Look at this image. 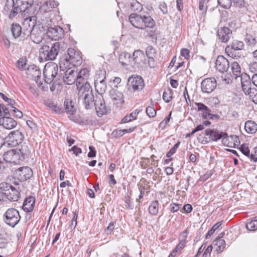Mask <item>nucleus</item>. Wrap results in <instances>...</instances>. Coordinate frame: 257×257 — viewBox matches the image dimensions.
I'll return each mask as SVG.
<instances>
[{"label": "nucleus", "mask_w": 257, "mask_h": 257, "mask_svg": "<svg viewBox=\"0 0 257 257\" xmlns=\"http://www.w3.org/2000/svg\"><path fill=\"white\" fill-rule=\"evenodd\" d=\"M28 0H7L4 7V11L9 13V17L12 19L18 14L21 12H24L30 6Z\"/></svg>", "instance_id": "obj_1"}, {"label": "nucleus", "mask_w": 257, "mask_h": 257, "mask_svg": "<svg viewBox=\"0 0 257 257\" xmlns=\"http://www.w3.org/2000/svg\"><path fill=\"white\" fill-rule=\"evenodd\" d=\"M78 99L81 101L87 109H91L94 105L95 101L93 90L89 84H86L83 86L78 85Z\"/></svg>", "instance_id": "obj_2"}, {"label": "nucleus", "mask_w": 257, "mask_h": 257, "mask_svg": "<svg viewBox=\"0 0 257 257\" xmlns=\"http://www.w3.org/2000/svg\"><path fill=\"white\" fill-rule=\"evenodd\" d=\"M128 19L132 25L138 29L152 28L155 26V21L149 15L133 13L130 15Z\"/></svg>", "instance_id": "obj_3"}, {"label": "nucleus", "mask_w": 257, "mask_h": 257, "mask_svg": "<svg viewBox=\"0 0 257 257\" xmlns=\"http://www.w3.org/2000/svg\"><path fill=\"white\" fill-rule=\"evenodd\" d=\"M61 44L59 42H56L50 45H43L39 50L40 58L45 61H53L56 59L59 51Z\"/></svg>", "instance_id": "obj_4"}, {"label": "nucleus", "mask_w": 257, "mask_h": 257, "mask_svg": "<svg viewBox=\"0 0 257 257\" xmlns=\"http://www.w3.org/2000/svg\"><path fill=\"white\" fill-rule=\"evenodd\" d=\"M43 74L45 81L48 84L59 80L62 77V73H58V66L55 63L47 64L44 67Z\"/></svg>", "instance_id": "obj_5"}, {"label": "nucleus", "mask_w": 257, "mask_h": 257, "mask_svg": "<svg viewBox=\"0 0 257 257\" xmlns=\"http://www.w3.org/2000/svg\"><path fill=\"white\" fill-rule=\"evenodd\" d=\"M145 85L144 79L140 76H132L127 80V91L131 93L138 94L143 90Z\"/></svg>", "instance_id": "obj_6"}, {"label": "nucleus", "mask_w": 257, "mask_h": 257, "mask_svg": "<svg viewBox=\"0 0 257 257\" xmlns=\"http://www.w3.org/2000/svg\"><path fill=\"white\" fill-rule=\"evenodd\" d=\"M131 66L134 68H146L148 66L144 53L141 50H135L133 53Z\"/></svg>", "instance_id": "obj_7"}, {"label": "nucleus", "mask_w": 257, "mask_h": 257, "mask_svg": "<svg viewBox=\"0 0 257 257\" xmlns=\"http://www.w3.org/2000/svg\"><path fill=\"white\" fill-rule=\"evenodd\" d=\"M21 218L19 211L14 208L8 209L3 216L4 222L12 227L19 222Z\"/></svg>", "instance_id": "obj_8"}, {"label": "nucleus", "mask_w": 257, "mask_h": 257, "mask_svg": "<svg viewBox=\"0 0 257 257\" xmlns=\"http://www.w3.org/2000/svg\"><path fill=\"white\" fill-rule=\"evenodd\" d=\"M1 189L4 195L11 201H17L20 197V192L11 185L3 183L0 184Z\"/></svg>", "instance_id": "obj_9"}, {"label": "nucleus", "mask_w": 257, "mask_h": 257, "mask_svg": "<svg viewBox=\"0 0 257 257\" xmlns=\"http://www.w3.org/2000/svg\"><path fill=\"white\" fill-rule=\"evenodd\" d=\"M47 32V27L41 23L38 22L29 36L31 40L36 44L40 43L45 34Z\"/></svg>", "instance_id": "obj_10"}, {"label": "nucleus", "mask_w": 257, "mask_h": 257, "mask_svg": "<svg viewBox=\"0 0 257 257\" xmlns=\"http://www.w3.org/2000/svg\"><path fill=\"white\" fill-rule=\"evenodd\" d=\"M37 23V17L36 16L29 17L25 19L23 23V37L28 38L29 37L31 32L35 28Z\"/></svg>", "instance_id": "obj_11"}, {"label": "nucleus", "mask_w": 257, "mask_h": 257, "mask_svg": "<svg viewBox=\"0 0 257 257\" xmlns=\"http://www.w3.org/2000/svg\"><path fill=\"white\" fill-rule=\"evenodd\" d=\"M244 44L242 41L234 40L231 43L230 46H227L225 49V52L227 55L232 58H240L241 55L236 54L235 51L242 50L244 49Z\"/></svg>", "instance_id": "obj_12"}, {"label": "nucleus", "mask_w": 257, "mask_h": 257, "mask_svg": "<svg viewBox=\"0 0 257 257\" xmlns=\"http://www.w3.org/2000/svg\"><path fill=\"white\" fill-rule=\"evenodd\" d=\"M94 106H95L97 114L99 117L107 114L110 110L106 106L102 95L97 97Z\"/></svg>", "instance_id": "obj_13"}, {"label": "nucleus", "mask_w": 257, "mask_h": 257, "mask_svg": "<svg viewBox=\"0 0 257 257\" xmlns=\"http://www.w3.org/2000/svg\"><path fill=\"white\" fill-rule=\"evenodd\" d=\"M216 79L213 77L207 78L203 80L201 83L202 92L206 93H211L216 87Z\"/></svg>", "instance_id": "obj_14"}, {"label": "nucleus", "mask_w": 257, "mask_h": 257, "mask_svg": "<svg viewBox=\"0 0 257 257\" xmlns=\"http://www.w3.org/2000/svg\"><path fill=\"white\" fill-rule=\"evenodd\" d=\"M24 139V136L19 130L12 131L6 138L8 142L13 146H17L21 143Z\"/></svg>", "instance_id": "obj_15"}, {"label": "nucleus", "mask_w": 257, "mask_h": 257, "mask_svg": "<svg viewBox=\"0 0 257 257\" xmlns=\"http://www.w3.org/2000/svg\"><path fill=\"white\" fill-rule=\"evenodd\" d=\"M206 136H209V139L214 142L222 139V141H224L227 139V134L225 132H220L216 129H206L205 131Z\"/></svg>", "instance_id": "obj_16"}, {"label": "nucleus", "mask_w": 257, "mask_h": 257, "mask_svg": "<svg viewBox=\"0 0 257 257\" xmlns=\"http://www.w3.org/2000/svg\"><path fill=\"white\" fill-rule=\"evenodd\" d=\"M46 34L50 39L57 40L63 37L64 31L61 27L56 26L54 27L47 28Z\"/></svg>", "instance_id": "obj_17"}, {"label": "nucleus", "mask_w": 257, "mask_h": 257, "mask_svg": "<svg viewBox=\"0 0 257 257\" xmlns=\"http://www.w3.org/2000/svg\"><path fill=\"white\" fill-rule=\"evenodd\" d=\"M67 55L72 63V66H77L81 64L82 60L79 51L73 48H69L67 51Z\"/></svg>", "instance_id": "obj_18"}, {"label": "nucleus", "mask_w": 257, "mask_h": 257, "mask_svg": "<svg viewBox=\"0 0 257 257\" xmlns=\"http://www.w3.org/2000/svg\"><path fill=\"white\" fill-rule=\"evenodd\" d=\"M215 68L221 73L227 72L229 67L228 60L222 55L218 56L215 61Z\"/></svg>", "instance_id": "obj_19"}, {"label": "nucleus", "mask_w": 257, "mask_h": 257, "mask_svg": "<svg viewBox=\"0 0 257 257\" xmlns=\"http://www.w3.org/2000/svg\"><path fill=\"white\" fill-rule=\"evenodd\" d=\"M77 71L71 69V68H68L64 73L62 78L66 84L72 85L75 82L77 84Z\"/></svg>", "instance_id": "obj_20"}, {"label": "nucleus", "mask_w": 257, "mask_h": 257, "mask_svg": "<svg viewBox=\"0 0 257 257\" xmlns=\"http://www.w3.org/2000/svg\"><path fill=\"white\" fill-rule=\"evenodd\" d=\"M241 84L242 90L244 93L249 96H252L253 95L252 89L251 88V84L250 82V79L248 75L244 74L241 76Z\"/></svg>", "instance_id": "obj_21"}, {"label": "nucleus", "mask_w": 257, "mask_h": 257, "mask_svg": "<svg viewBox=\"0 0 257 257\" xmlns=\"http://www.w3.org/2000/svg\"><path fill=\"white\" fill-rule=\"evenodd\" d=\"M217 33L219 40L222 43L228 42L232 35V31L226 27H221Z\"/></svg>", "instance_id": "obj_22"}, {"label": "nucleus", "mask_w": 257, "mask_h": 257, "mask_svg": "<svg viewBox=\"0 0 257 257\" xmlns=\"http://www.w3.org/2000/svg\"><path fill=\"white\" fill-rule=\"evenodd\" d=\"M16 175L19 180L24 181L33 176V171L29 167H22L16 170Z\"/></svg>", "instance_id": "obj_23"}, {"label": "nucleus", "mask_w": 257, "mask_h": 257, "mask_svg": "<svg viewBox=\"0 0 257 257\" xmlns=\"http://www.w3.org/2000/svg\"><path fill=\"white\" fill-rule=\"evenodd\" d=\"M146 54L148 58V67L154 68L156 65L155 61V58L156 57V50L152 46H149L146 48Z\"/></svg>", "instance_id": "obj_24"}, {"label": "nucleus", "mask_w": 257, "mask_h": 257, "mask_svg": "<svg viewBox=\"0 0 257 257\" xmlns=\"http://www.w3.org/2000/svg\"><path fill=\"white\" fill-rule=\"evenodd\" d=\"M105 79V76H104L103 78L99 76L95 80L94 84L95 90L100 95L104 94L107 89V85Z\"/></svg>", "instance_id": "obj_25"}, {"label": "nucleus", "mask_w": 257, "mask_h": 257, "mask_svg": "<svg viewBox=\"0 0 257 257\" xmlns=\"http://www.w3.org/2000/svg\"><path fill=\"white\" fill-rule=\"evenodd\" d=\"M89 76V72L87 69H81L79 73L77 72V88H78V85L83 86L86 84H89L87 82V79Z\"/></svg>", "instance_id": "obj_26"}, {"label": "nucleus", "mask_w": 257, "mask_h": 257, "mask_svg": "<svg viewBox=\"0 0 257 257\" xmlns=\"http://www.w3.org/2000/svg\"><path fill=\"white\" fill-rule=\"evenodd\" d=\"M109 96L113 101H116L117 106H120L124 102L123 93L116 89L112 88L109 91Z\"/></svg>", "instance_id": "obj_27"}, {"label": "nucleus", "mask_w": 257, "mask_h": 257, "mask_svg": "<svg viewBox=\"0 0 257 257\" xmlns=\"http://www.w3.org/2000/svg\"><path fill=\"white\" fill-rule=\"evenodd\" d=\"M17 122L10 116H3L0 118V125L8 130H11L15 127Z\"/></svg>", "instance_id": "obj_28"}, {"label": "nucleus", "mask_w": 257, "mask_h": 257, "mask_svg": "<svg viewBox=\"0 0 257 257\" xmlns=\"http://www.w3.org/2000/svg\"><path fill=\"white\" fill-rule=\"evenodd\" d=\"M28 73L35 79L38 86L42 84L40 81L41 72L38 67L34 66L29 67L28 69Z\"/></svg>", "instance_id": "obj_29"}, {"label": "nucleus", "mask_w": 257, "mask_h": 257, "mask_svg": "<svg viewBox=\"0 0 257 257\" xmlns=\"http://www.w3.org/2000/svg\"><path fill=\"white\" fill-rule=\"evenodd\" d=\"M11 32L13 34V37L17 39L20 38L21 40H24L27 38H23V28L17 24H13L11 26Z\"/></svg>", "instance_id": "obj_30"}, {"label": "nucleus", "mask_w": 257, "mask_h": 257, "mask_svg": "<svg viewBox=\"0 0 257 257\" xmlns=\"http://www.w3.org/2000/svg\"><path fill=\"white\" fill-rule=\"evenodd\" d=\"M195 105L197 106L198 111L201 112L203 118L208 119L212 112L211 110L202 103L196 102Z\"/></svg>", "instance_id": "obj_31"}, {"label": "nucleus", "mask_w": 257, "mask_h": 257, "mask_svg": "<svg viewBox=\"0 0 257 257\" xmlns=\"http://www.w3.org/2000/svg\"><path fill=\"white\" fill-rule=\"evenodd\" d=\"M35 203V198L33 196H29L26 198L23 206V209L26 212L33 211Z\"/></svg>", "instance_id": "obj_32"}, {"label": "nucleus", "mask_w": 257, "mask_h": 257, "mask_svg": "<svg viewBox=\"0 0 257 257\" xmlns=\"http://www.w3.org/2000/svg\"><path fill=\"white\" fill-rule=\"evenodd\" d=\"M71 65H72V63L70 62V60L67 54L63 55L60 58L59 60L60 71H64L65 69H66L68 68H71Z\"/></svg>", "instance_id": "obj_33"}, {"label": "nucleus", "mask_w": 257, "mask_h": 257, "mask_svg": "<svg viewBox=\"0 0 257 257\" xmlns=\"http://www.w3.org/2000/svg\"><path fill=\"white\" fill-rule=\"evenodd\" d=\"M131 60L132 55L128 53H122L119 57V62L122 66H131Z\"/></svg>", "instance_id": "obj_34"}, {"label": "nucleus", "mask_w": 257, "mask_h": 257, "mask_svg": "<svg viewBox=\"0 0 257 257\" xmlns=\"http://www.w3.org/2000/svg\"><path fill=\"white\" fill-rule=\"evenodd\" d=\"M59 6V3L56 0H47L43 5L42 8L46 12H50L54 8H56Z\"/></svg>", "instance_id": "obj_35"}, {"label": "nucleus", "mask_w": 257, "mask_h": 257, "mask_svg": "<svg viewBox=\"0 0 257 257\" xmlns=\"http://www.w3.org/2000/svg\"><path fill=\"white\" fill-rule=\"evenodd\" d=\"M244 129L249 134H254L257 131V124L253 121H247L245 123Z\"/></svg>", "instance_id": "obj_36"}, {"label": "nucleus", "mask_w": 257, "mask_h": 257, "mask_svg": "<svg viewBox=\"0 0 257 257\" xmlns=\"http://www.w3.org/2000/svg\"><path fill=\"white\" fill-rule=\"evenodd\" d=\"M129 8L135 12L140 13L143 10V5L137 0H132L130 2Z\"/></svg>", "instance_id": "obj_37"}, {"label": "nucleus", "mask_w": 257, "mask_h": 257, "mask_svg": "<svg viewBox=\"0 0 257 257\" xmlns=\"http://www.w3.org/2000/svg\"><path fill=\"white\" fill-rule=\"evenodd\" d=\"M72 101L67 99L64 101V106L65 107L64 112L66 111L69 115H73L76 112L74 105L72 104Z\"/></svg>", "instance_id": "obj_38"}, {"label": "nucleus", "mask_w": 257, "mask_h": 257, "mask_svg": "<svg viewBox=\"0 0 257 257\" xmlns=\"http://www.w3.org/2000/svg\"><path fill=\"white\" fill-rule=\"evenodd\" d=\"M232 72L235 79L238 77H240L244 74L241 73L240 67L237 62H233L231 64Z\"/></svg>", "instance_id": "obj_39"}, {"label": "nucleus", "mask_w": 257, "mask_h": 257, "mask_svg": "<svg viewBox=\"0 0 257 257\" xmlns=\"http://www.w3.org/2000/svg\"><path fill=\"white\" fill-rule=\"evenodd\" d=\"M25 159L28 157L30 154V147L26 144H24L20 146V148L17 150Z\"/></svg>", "instance_id": "obj_40"}, {"label": "nucleus", "mask_w": 257, "mask_h": 257, "mask_svg": "<svg viewBox=\"0 0 257 257\" xmlns=\"http://www.w3.org/2000/svg\"><path fill=\"white\" fill-rule=\"evenodd\" d=\"M208 1L209 0H200L199 3V9L201 12L200 15H201L200 19L203 18V21L204 20V18L206 14V4Z\"/></svg>", "instance_id": "obj_41"}, {"label": "nucleus", "mask_w": 257, "mask_h": 257, "mask_svg": "<svg viewBox=\"0 0 257 257\" xmlns=\"http://www.w3.org/2000/svg\"><path fill=\"white\" fill-rule=\"evenodd\" d=\"M224 233L222 232L218 238H216V245L217 246V250L222 251L225 247L226 243L224 239H221L223 237Z\"/></svg>", "instance_id": "obj_42"}, {"label": "nucleus", "mask_w": 257, "mask_h": 257, "mask_svg": "<svg viewBox=\"0 0 257 257\" xmlns=\"http://www.w3.org/2000/svg\"><path fill=\"white\" fill-rule=\"evenodd\" d=\"M159 210V202L158 201L155 200L153 201L149 207V212L152 215H156Z\"/></svg>", "instance_id": "obj_43"}, {"label": "nucleus", "mask_w": 257, "mask_h": 257, "mask_svg": "<svg viewBox=\"0 0 257 257\" xmlns=\"http://www.w3.org/2000/svg\"><path fill=\"white\" fill-rule=\"evenodd\" d=\"M47 106L57 113L61 114L64 112V109L61 105H58L53 102H49L48 103Z\"/></svg>", "instance_id": "obj_44"}, {"label": "nucleus", "mask_w": 257, "mask_h": 257, "mask_svg": "<svg viewBox=\"0 0 257 257\" xmlns=\"http://www.w3.org/2000/svg\"><path fill=\"white\" fill-rule=\"evenodd\" d=\"M173 92L171 89L168 88V89L165 90L164 91V93L163 94V100L166 103L169 102L170 101H171V100L173 98Z\"/></svg>", "instance_id": "obj_45"}, {"label": "nucleus", "mask_w": 257, "mask_h": 257, "mask_svg": "<svg viewBox=\"0 0 257 257\" xmlns=\"http://www.w3.org/2000/svg\"><path fill=\"white\" fill-rule=\"evenodd\" d=\"M25 160L24 157L16 150H14L12 163L15 164H20Z\"/></svg>", "instance_id": "obj_46"}, {"label": "nucleus", "mask_w": 257, "mask_h": 257, "mask_svg": "<svg viewBox=\"0 0 257 257\" xmlns=\"http://www.w3.org/2000/svg\"><path fill=\"white\" fill-rule=\"evenodd\" d=\"M231 3H233L235 6L239 8L242 12L246 11L247 8L243 0H231Z\"/></svg>", "instance_id": "obj_47"}, {"label": "nucleus", "mask_w": 257, "mask_h": 257, "mask_svg": "<svg viewBox=\"0 0 257 257\" xmlns=\"http://www.w3.org/2000/svg\"><path fill=\"white\" fill-rule=\"evenodd\" d=\"M246 228L250 231H254L257 230V220L253 219L247 221L245 225Z\"/></svg>", "instance_id": "obj_48"}, {"label": "nucleus", "mask_w": 257, "mask_h": 257, "mask_svg": "<svg viewBox=\"0 0 257 257\" xmlns=\"http://www.w3.org/2000/svg\"><path fill=\"white\" fill-rule=\"evenodd\" d=\"M14 149L9 150L5 153L3 156L4 160L8 163H12Z\"/></svg>", "instance_id": "obj_49"}, {"label": "nucleus", "mask_w": 257, "mask_h": 257, "mask_svg": "<svg viewBox=\"0 0 257 257\" xmlns=\"http://www.w3.org/2000/svg\"><path fill=\"white\" fill-rule=\"evenodd\" d=\"M218 4L224 9H228L231 6V0H217Z\"/></svg>", "instance_id": "obj_50"}, {"label": "nucleus", "mask_w": 257, "mask_h": 257, "mask_svg": "<svg viewBox=\"0 0 257 257\" xmlns=\"http://www.w3.org/2000/svg\"><path fill=\"white\" fill-rule=\"evenodd\" d=\"M245 42L249 46H254L256 41L252 35L247 34L245 37Z\"/></svg>", "instance_id": "obj_51"}, {"label": "nucleus", "mask_w": 257, "mask_h": 257, "mask_svg": "<svg viewBox=\"0 0 257 257\" xmlns=\"http://www.w3.org/2000/svg\"><path fill=\"white\" fill-rule=\"evenodd\" d=\"M136 119V113H131L127 115H126L124 117L122 120V123H127L133 120Z\"/></svg>", "instance_id": "obj_52"}, {"label": "nucleus", "mask_w": 257, "mask_h": 257, "mask_svg": "<svg viewBox=\"0 0 257 257\" xmlns=\"http://www.w3.org/2000/svg\"><path fill=\"white\" fill-rule=\"evenodd\" d=\"M0 116H10V113L8 109L3 104H0Z\"/></svg>", "instance_id": "obj_53"}, {"label": "nucleus", "mask_w": 257, "mask_h": 257, "mask_svg": "<svg viewBox=\"0 0 257 257\" xmlns=\"http://www.w3.org/2000/svg\"><path fill=\"white\" fill-rule=\"evenodd\" d=\"M146 112L147 114V115L150 117H154L156 115V111L155 109V108L152 106H148L146 108Z\"/></svg>", "instance_id": "obj_54"}, {"label": "nucleus", "mask_w": 257, "mask_h": 257, "mask_svg": "<svg viewBox=\"0 0 257 257\" xmlns=\"http://www.w3.org/2000/svg\"><path fill=\"white\" fill-rule=\"evenodd\" d=\"M0 96L7 102H8V105L10 106L14 105L16 104V102L14 100L8 98L3 93L0 92Z\"/></svg>", "instance_id": "obj_55"}, {"label": "nucleus", "mask_w": 257, "mask_h": 257, "mask_svg": "<svg viewBox=\"0 0 257 257\" xmlns=\"http://www.w3.org/2000/svg\"><path fill=\"white\" fill-rule=\"evenodd\" d=\"M180 142L177 143L171 149V150L167 153L166 156L168 158H170L171 157L172 155H173L175 153L176 150L178 148L179 145H180Z\"/></svg>", "instance_id": "obj_56"}, {"label": "nucleus", "mask_w": 257, "mask_h": 257, "mask_svg": "<svg viewBox=\"0 0 257 257\" xmlns=\"http://www.w3.org/2000/svg\"><path fill=\"white\" fill-rule=\"evenodd\" d=\"M11 107L13 109L11 111L14 113V115L15 116L19 118H21L23 117V113L20 110L18 109L14 105L12 106Z\"/></svg>", "instance_id": "obj_57"}, {"label": "nucleus", "mask_w": 257, "mask_h": 257, "mask_svg": "<svg viewBox=\"0 0 257 257\" xmlns=\"http://www.w3.org/2000/svg\"><path fill=\"white\" fill-rule=\"evenodd\" d=\"M159 9L163 14H167L168 13L167 5L164 2H161L159 5Z\"/></svg>", "instance_id": "obj_58"}, {"label": "nucleus", "mask_w": 257, "mask_h": 257, "mask_svg": "<svg viewBox=\"0 0 257 257\" xmlns=\"http://www.w3.org/2000/svg\"><path fill=\"white\" fill-rule=\"evenodd\" d=\"M240 150L245 156H249V150L246 145H242L240 148Z\"/></svg>", "instance_id": "obj_59"}, {"label": "nucleus", "mask_w": 257, "mask_h": 257, "mask_svg": "<svg viewBox=\"0 0 257 257\" xmlns=\"http://www.w3.org/2000/svg\"><path fill=\"white\" fill-rule=\"evenodd\" d=\"M78 218V212L75 211L73 213V216L71 220V227L74 229L77 226V219Z\"/></svg>", "instance_id": "obj_60"}, {"label": "nucleus", "mask_w": 257, "mask_h": 257, "mask_svg": "<svg viewBox=\"0 0 257 257\" xmlns=\"http://www.w3.org/2000/svg\"><path fill=\"white\" fill-rule=\"evenodd\" d=\"M17 67L20 70H24L25 69L26 66V63L23 59H19L17 62Z\"/></svg>", "instance_id": "obj_61"}, {"label": "nucleus", "mask_w": 257, "mask_h": 257, "mask_svg": "<svg viewBox=\"0 0 257 257\" xmlns=\"http://www.w3.org/2000/svg\"><path fill=\"white\" fill-rule=\"evenodd\" d=\"M213 246L212 245H209L208 246L207 248L205 249V251L203 253V257H208L210 255L211 251L212 250Z\"/></svg>", "instance_id": "obj_62"}, {"label": "nucleus", "mask_w": 257, "mask_h": 257, "mask_svg": "<svg viewBox=\"0 0 257 257\" xmlns=\"http://www.w3.org/2000/svg\"><path fill=\"white\" fill-rule=\"evenodd\" d=\"M187 242L184 241L180 240L179 243L174 248V250H176V252L181 250L185 246Z\"/></svg>", "instance_id": "obj_63"}, {"label": "nucleus", "mask_w": 257, "mask_h": 257, "mask_svg": "<svg viewBox=\"0 0 257 257\" xmlns=\"http://www.w3.org/2000/svg\"><path fill=\"white\" fill-rule=\"evenodd\" d=\"M89 152L88 153V157L89 158H93L96 156V152L95 148L93 146H89Z\"/></svg>", "instance_id": "obj_64"}]
</instances>
